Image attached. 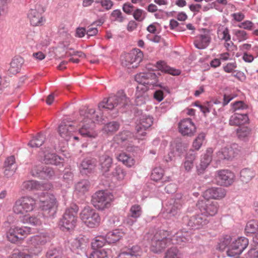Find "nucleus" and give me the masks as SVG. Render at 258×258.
Masks as SVG:
<instances>
[{"instance_id":"obj_25","label":"nucleus","mask_w":258,"mask_h":258,"mask_svg":"<svg viewBox=\"0 0 258 258\" xmlns=\"http://www.w3.org/2000/svg\"><path fill=\"white\" fill-rule=\"evenodd\" d=\"M226 195V190L222 187H214L207 189L204 193L205 199L220 200L224 198Z\"/></svg>"},{"instance_id":"obj_27","label":"nucleus","mask_w":258,"mask_h":258,"mask_svg":"<svg viewBox=\"0 0 258 258\" xmlns=\"http://www.w3.org/2000/svg\"><path fill=\"white\" fill-rule=\"evenodd\" d=\"M211 40L209 33L197 35L195 39L194 44L195 46L199 49L206 48L210 44Z\"/></svg>"},{"instance_id":"obj_26","label":"nucleus","mask_w":258,"mask_h":258,"mask_svg":"<svg viewBox=\"0 0 258 258\" xmlns=\"http://www.w3.org/2000/svg\"><path fill=\"white\" fill-rule=\"evenodd\" d=\"M17 169L15 157L10 156L6 158L4 164V174L7 178L13 176Z\"/></svg>"},{"instance_id":"obj_60","label":"nucleus","mask_w":258,"mask_h":258,"mask_svg":"<svg viewBox=\"0 0 258 258\" xmlns=\"http://www.w3.org/2000/svg\"><path fill=\"white\" fill-rule=\"evenodd\" d=\"M130 135L131 133L130 132L124 131L119 133L116 136V139L117 141L122 143L127 140Z\"/></svg>"},{"instance_id":"obj_64","label":"nucleus","mask_w":258,"mask_h":258,"mask_svg":"<svg viewBox=\"0 0 258 258\" xmlns=\"http://www.w3.org/2000/svg\"><path fill=\"white\" fill-rule=\"evenodd\" d=\"M11 258H31V255L24 252L17 250L13 253Z\"/></svg>"},{"instance_id":"obj_16","label":"nucleus","mask_w":258,"mask_h":258,"mask_svg":"<svg viewBox=\"0 0 258 258\" xmlns=\"http://www.w3.org/2000/svg\"><path fill=\"white\" fill-rule=\"evenodd\" d=\"M179 132L184 136L192 137L196 132L195 123L189 118L181 120L178 123Z\"/></svg>"},{"instance_id":"obj_49","label":"nucleus","mask_w":258,"mask_h":258,"mask_svg":"<svg viewBox=\"0 0 258 258\" xmlns=\"http://www.w3.org/2000/svg\"><path fill=\"white\" fill-rule=\"evenodd\" d=\"M95 166V161L93 159H85L81 164V167L82 170H88V172H90L94 168Z\"/></svg>"},{"instance_id":"obj_8","label":"nucleus","mask_w":258,"mask_h":258,"mask_svg":"<svg viewBox=\"0 0 258 258\" xmlns=\"http://www.w3.org/2000/svg\"><path fill=\"white\" fill-rule=\"evenodd\" d=\"M80 218L86 226L90 228L97 227L101 221L99 214L89 207H85L82 211Z\"/></svg>"},{"instance_id":"obj_46","label":"nucleus","mask_w":258,"mask_h":258,"mask_svg":"<svg viewBox=\"0 0 258 258\" xmlns=\"http://www.w3.org/2000/svg\"><path fill=\"white\" fill-rule=\"evenodd\" d=\"M142 213V208L140 205L135 204L131 206L128 214L133 218H139Z\"/></svg>"},{"instance_id":"obj_44","label":"nucleus","mask_w":258,"mask_h":258,"mask_svg":"<svg viewBox=\"0 0 258 258\" xmlns=\"http://www.w3.org/2000/svg\"><path fill=\"white\" fill-rule=\"evenodd\" d=\"M23 187L27 190H31L33 189H40L42 186L37 181L29 180L23 182Z\"/></svg>"},{"instance_id":"obj_36","label":"nucleus","mask_w":258,"mask_h":258,"mask_svg":"<svg viewBox=\"0 0 258 258\" xmlns=\"http://www.w3.org/2000/svg\"><path fill=\"white\" fill-rule=\"evenodd\" d=\"M197 215L189 216L186 215L182 218L183 224L191 229H199Z\"/></svg>"},{"instance_id":"obj_62","label":"nucleus","mask_w":258,"mask_h":258,"mask_svg":"<svg viewBox=\"0 0 258 258\" xmlns=\"http://www.w3.org/2000/svg\"><path fill=\"white\" fill-rule=\"evenodd\" d=\"M236 68L237 65L235 62H229L223 67V70L226 73H233L235 72V69Z\"/></svg>"},{"instance_id":"obj_28","label":"nucleus","mask_w":258,"mask_h":258,"mask_svg":"<svg viewBox=\"0 0 258 258\" xmlns=\"http://www.w3.org/2000/svg\"><path fill=\"white\" fill-rule=\"evenodd\" d=\"M213 152L212 148H208L206 150V153L202 157L199 165L197 166L199 174L202 173L210 163Z\"/></svg>"},{"instance_id":"obj_6","label":"nucleus","mask_w":258,"mask_h":258,"mask_svg":"<svg viewBox=\"0 0 258 258\" xmlns=\"http://www.w3.org/2000/svg\"><path fill=\"white\" fill-rule=\"evenodd\" d=\"M113 196L105 190L96 191L92 197L91 203L99 210H104L110 207Z\"/></svg>"},{"instance_id":"obj_20","label":"nucleus","mask_w":258,"mask_h":258,"mask_svg":"<svg viewBox=\"0 0 258 258\" xmlns=\"http://www.w3.org/2000/svg\"><path fill=\"white\" fill-rule=\"evenodd\" d=\"M35 9H31L28 14V17L30 20L31 24L33 26L42 25L44 20L42 16L44 10L42 8L41 12H39L40 8H41L39 5L35 6Z\"/></svg>"},{"instance_id":"obj_43","label":"nucleus","mask_w":258,"mask_h":258,"mask_svg":"<svg viewBox=\"0 0 258 258\" xmlns=\"http://www.w3.org/2000/svg\"><path fill=\"white\" fill-rule=\"evenodd\" d=\"M109 250L99 249L94 250L89 255V258H108Z\"/></svg>"},{"instance_id":"obj_53","label":"nucleus","mask_w":258,"mask_h":258,"mask_svg":"<svg viewBox=\"0 0 258 258\" xmlns=\"http://www.w3.org/2000/svg\"><path fill=\"white\" fill-rule=\"evenodd\" d=\"M110 19L112 21L121 23L124 20L125 17L123 16L120 10L117 9L112 11L110 15Z\"/></svg>"},{"instance_id":"obj_12","label":"nucleus","mask_w":258,"mask_h":258,"mask_svg":"<svg viewBox=\"0 0 258 258\" xmlns=\"http://www.w3.org/2000/svg\"><path fill=\"white\" fill-rule=\"evenodd\" d=\"M40 206L42 211L48 216H53L56 213V199L52 195L47 194L43 198L40 199Z\"/></svg>"},{"instance_id":"obj_51","label":"nucleus","mask_w":258,"mask_h":258,"mask_svg":"<svg viewBox=\"0 0 258 258\" xmlns=\"http://www.w3.org/2000/svg\"><path fill=\"white\" fill-rule=\"evenodd\" d=\"M54 175V171L51 167L43 166L42 172L40 174V179H50Z\"/></svg>"},{"instance_id":"obj_1","label":"nucleus","mask_w":258,"mask_h":258,"mask_svg":"<svg viewBox=\"0 0 258 258\" xmlns=\"http://www.w3.org/2000/svg\"><path fill=\"white\" fill-rule=\"evenodd\" d=\"M100 113L96 112L94 109H89L85 113V115L82 119L81 127L79 132L84 137L95 138L97 134L93 130L95 126V121H101L102 116L100 115Z\"/></svg>"},{"instance_id":"obj_40","label":"nucleus","mask_w":258,"mask_h":258,"mask_svg":"<svg viewBox=\"0 0 258 258\" xmlns=\"http://www.w3.org/2000/svg\"><path fill=\"white\" fill-rule=\"evenodd\" d=\"M90 187L89 181L87 180H83L76 184L75 190L80 195H84L89 191Z\"/></svg>"},{"instance_id":"obj_41","label":"nucleus","mask_w":258,"mask_h":258,"mask_svg":"<svg viewBox=\"0 0 258 258\" xmlns=\"http://www.w3.org/2000/svg\"><path fill=\"white\" fill-rule=\"evenodd\" d=\"M62 255V250L59 247L50 248L46 253L47 258H61Z\"/></svg>"},{"instance_id":"obj_39","label":"nucleus","mask_w":258,"mask_h":258,"mask_svg":"<svg viewBox=\"0 0 258 258\" xmlns=\"http://www.w3.org/2000/svg\"><path fill=\"white\" fill-rule=\"evenodd\" d=\"M45 141V136L41 133H38L30 141L28 146L31 148H38L44 144Z\"/></svg>"},{"instance_id":"obj_61","label":"nucleus","mask_w":258,"mask_h":258,"mask_svg":"<svg viewBox=\"0 0 258 258\" xmlns=\"http://www.w3.org/2000/svg\"><path fill=\"white\" fill-rule=\"evenodd\" d=\"M96 3H100L101 6L106 11L110 10L113 6V3L111 0H96Z\"/></svg>"},{"instance_id":"obj_32","label":"nucleus","mask_w":258,"mask_h":258,"mask_svg":"<svg viewBox=\"0 0 258 258\" xmlns=\"http://www.w3.org/2000/svg\"><path fill=\"white\" fill-rule=\"evenodd\" d=\"M24 59L20 56L15 57L10 63L9 72L12 75L19 73L24 63Z\"/></svg>"},{"instance_id":"obj_29","label":"nucleus","mask_w":258,"mask_h":258,"mask_svg":"<svg viewBox=\"0 0 258 258\" xmlns=\"http://www.w3.org/2000/svg\"><path fill=\"white\" fill-rule=\"evenodd\" d=\"M155 67L159 71L162 72L169 74L173 76H177L180 74L179 70L175 69L168 66L166 62L163 60H159L156 62Z\"/></svg>"},{"instance_id":"obj_50","label":"nucleus","mask_w":258,"mask_h":258,"mask_svg":"<svg viewBox=\"0 0 258 258\" xmlns=\"http://www.w3.org/2000/svg\"><path fill=\"white\" fill-rule=\"evenodd\" d=\"M206 135L201 133L198 135L192 143V147L197 151L199 150L202 146L204 141L205 139Z\"/></svg>"},{"instance_id":"obj_17","label":"nucleus","mask_w":258,"mask_h":258,"mask_svg":"<svg viewBox=\"0 0 258 258\" xmlns=\"http://www.w3.org/2000/svg\"><path fill=\"white\" fill-rule=\"evenodd\" d=\"M88 243V239L80 235L71 241L70 249L73 252L81 254L85 252Z\"/></svg>"},{"instance_id":"obj_48","label":"nucleus","mask_w":258,"mask_h":258,"mask_svg":"<svg viewBox=\"0 0 258 258\" xmlns=\"http://www.w3.org/2000/svg\"><path fill=\"white\" fill-rule=\"evenodd\" d=\"M106 243H107V238L106 236H98L96 237L94 241L92 242V247L95 248H101L103 247Z\"/></svg>"},{"instance_id":"obj_23","label":"nucleus","mask_w":258,"mask_h":258,"mask_svg":"<svg viewBox=\"0 0 258 258\" xmlns=\"http://www.w3.org/2000/svg\"><path fill=\"white\" fill-rule=\"evenodd\" d=\"M238 145L233 144L221 149L218 156L221 159L230 160L234 158L238 153Z\"/></svg>"},{"instance_id":"obj_9","label":"nucleus","mask_w":258,"mask_h":258,"mask_svg":"<svg viewBox=\"0 0 258 258\" xmlns=\"http://www.w3.org/2000/svg\"><path fill=\"white\" fill-rule=\"evenodd\" d=\"M143 58V52L139 49L135 48L121 56V64L126 67L135 68L142 61Z\"/></svg>"},{"instance_id":"obj_35","label":"nucleus","mask_w":258,"mask_h":258,"mask_svg":"<svg viewBox=\"0 0 258 258\" xmlns=\"http://www.w3.org/2000/svg\"><path fill=\"white\" fill-rule=\"evenodd\" d=\"M196 154L194 150H190L186 154L185 160L183 163L185 170L189 172L194 167V161L196 159Z\"/></svg>"},{"instance_id":"obj_47","label":"nucleus","mask_w":258,"mask_h":258,"mask_svg":"<svg viewBox=\"0 0 258 258\" xmlns=\"http://www.w3.org/2000/svg\"><path fill=\"white\" fill-rule=\"evenodd\" d=\"M251 130L247 126H240L236 130V134L239 139L243 140L250 134Z\"/></svg>"},{"instance_id":"obj_42","label":"nucleus","mask_w":258,"mask_h":258,"mask_svg":"<svg viewBox=\"0 0 258 258\" xmlns=\"http://www.w3.org/2000/svg\"><path fill=\"white\" fill-rule=\"evenodd\" d=\"M232 238L230 235H225L219 240L218 248L221 250H224L226 247L228 248L231 244Z\"/></svg>"},{"instance_id":"obj_56","label":"nucleus","mask_w":258,"mask_h":258,"mask_svg":"<svg viewBox=\"0 0 258 258\" xmlns=\"http://www.w3.org/2000/svg\"><path fill=\"white\" fill-rule=\"evenodd\" d=\"M130 254L133 258H136L138 256H141L142 254V250L138 245L133 246L131 248L126 251Z\"/></svg>"},{"instance_id":"obj_21","label":"nucleus","mask_w":258,"mask_h":258,"mask_svg":"<svg viewBox=\"0 0 258 258\" xmlns=\"http://www.w3.org/2000/svg\"><path fill=\"white\" fill-rule=\"evenodd\" d=\"M153 118L150 116H143L140 119L139 123L136 126L137 136L139 137H144L146 131L153 124Z\"/></svg>"},{"instance_id":"obj_31","label":"nucleus","mask_w":258,"mask_h":258,"mask_svg":"<svg viewBox=\"0 0 258 258\" xmlns=\"http://www.w3.org/2000/svg\"><path fill=\"white\" fill-rule=\"evenodd\" d=\"M113 163L112 158L106 154H103L99 158V165L103 172H108Z\"/></svg>"},{"instance_id":"obj_13","label":"nucleus","mask_w":258,"mask_h":258,"mask_svg":"<svg viewBox=\"0 0 258 258\" xmlns=\"http://www.w3.org/2000/svg\"><path fill=\"white\" fill-rule=\"evenodd\" d=\"M38 158L40 161L46 164L63 166L64 159L47 149L39 151Z\"/></svg>"},{"instance_id":"obj_63","label":"nucleus","mask_w":258,"mask_h":258,"mask_svg":"<svg viewBox=\"0 0 258 258\" xmlns=\"http://www.w3.org/2000/svg\"><path fill=\"white\" fill-rule=\"evenodd\" d=\"M239 41L246 40L248 38L247 33L244 30H237L235 33Z\"/></svg>"},{"instance_id":"obj_3","label":"nucleus","mask_w":258,"mask_h":258,"mask_svg":"<svg viewBox=\"0 0 258 258\" xmlns=\"http://www.w3.org/2000/svg\"><path fill=\"white\" fill-rule=\"evenodd\" d=\"M169 236V232L165 230L158 231L153 235H151V250L154 253H158L170 245L171 240Z\"/></svg>"},{"instance_id":"obj_55","label":"nucleus","mask_w":258,"mask_h":258,"mask_svg":"<svg viewBox=\"0 0 258 258\" xmlns=\"http://www.w3.org/2000/svg\"><path fill=\"white\" fill-rule=\"evenodd\" d=\"M163 175V169L160 168H155L152 170L151 178L153 180L158 181L162 178Z\"/></svg>"},{"instance_id":"obj_54","label":"nucleus","mask_w":258,"mask_h":258,"mask_svg":"<svg viewBox=\"0 0 258 258\" xmlns=\"http://www.w3.org/2000/svg\"><path fill=\"white\" fill-rule=\"evenodd\" d=\"M23 221V223H29L34 226H38L41 224V221L40 219L34 216L28 217L25 215Z\"/></svg>"},{"instance_id":"obj_11","label":"nucleus","mask_w":258,"mask_h":258,"mask_svg":"<svg viewBox=\"0 0 258 258\" xmlns=\"http://www.w3.org/2000/svg\"><path fill=\"white\" fill-rule=\"evenodd\" d=\"M197 206L201 212L207 217L215 215L218 210V203L207 199L198 201Z\"/></svg>"},{"instance_id":"obj_22","label":"nucleus","mask_w":258,"mask_h":258,"mask_svg":"<svg viewBox=\"0 0 258 258\" xmlns=\"http://www.w3.org/2000/svg\"><path fill=\"white\" fill-rule=\"evenodd\" d=\"M48 240V236L45 234H40L30 237L28 240V243L31 245V248H36V251L33 253L37 254L41 251L40 246L44 245Z\"/></svg>"},{"instance_id":"obj_58","label":"nucleus","mask_w":258,"mask_h":258,"mask_svg":"<svg viewBox=\"0 0 258 258\" xmlns=\"http://www.w3.org/2000/svg\"><path fill=\"white\" fill-rule=\"evenodd\" d=\"M197 220H198L199 229L206 225L209 222L208 217L203 214L202 213L200 214H197Z\"/></svg>"},{"instance_id":"obj_18","label":"nucleus","mask_w":258,"mask_h":258,"mask_svg":"<svg viewBox=\"0 0 258 258\" xmlns=\"http://www.w3.org/2000/svg\"><path fill=\"white\" fill-rule=\"evenodd\" d=\"M76 130L77 128L67 120L61 121L58 128L59 135L66 141H69L73 137V133Z\"/></svg>"},{"instance_id":"obj_4","label":"nucleus","mask_w":258,"mask_h":258,"mask_svg":"<svg viewBox=\"0 0 258 258\" xmlns=\"http://www.w3.org/2000/svg\"><path fill=\"white\" fill-rule=\"evenodd\" d=\"M78 210V207L76 205H73L66 210L58 223L61 230L69 231L74 229L77 222Z\"/></svg>"},{"instance_id":"obj_5","label":"nucleus","mask_w":258,"mask_h":258,"mask_svg":"<svg viewBox=\"0 0 258 258\" xmlns=\"http://www.w3.org/2000/svg\"><path fill=\"white\" fill-rule=\"evenodd\" d=\"M160 76L161 74L159 72L157 74L152 72L140 73L135 76V80L144 86L147 85L159 87L161 89H163L165 92L169 93L170 90L168 87L159 83L158 78Z\"/></svg>"},{"instance_id":"obj_33","label":"nucleus","mask_w":258,"mask_h":258,"mask_svg":"<svg viewBox=\"0 0 258 258\" xmlns=\"http://www.w3.org/2000/svg\"><path fill=\"white\" fill-rule=\"evenodd\" d=\"M120 126V124L118 121H112L105 124L102 130L104 133L111 136L118 131Z\"/></svg>"},{"instance_id":"obj_34","label":"nucleus","mask_w":258,"mask_h":258,"mask_svg":"<svg viewBox=\"0 0 258 258\" xmlns=\"http://www.w3.org/2000/svg\"><path fill=\"white\" fill-rule=\"evenodd\" d=\"M124 235L121 230L115 229L112 231L108 232L106 235L107 243H114L119 240Z\"/></svg>"},{"instance_id":"obj_15","label":"nucleus","mask_w":258,"mask_h":258,"mask_svg":"<svg viewBox=\"0 0 258 258\" xmlns=\"http://www.w3.org/2000/svg\"><path fill=\"white\" fill-rule=\"evenodd\" d=\"M234 174L229 170L222 169L216 172L215 179L218 185L229 186L234 182Z\"/></svg>"},{"instance_id":"obj_19","label":"nucleus","mask_w":258,"mask_h":258,"mask_svg":"<svg viewBox=\"0 0 258 258\" xmlns=\"http://www.w3.org/2000/svg\"><path fill=\"white\" fill-rule=\"evenodd\" d=\"M175 198L171 199L170 201V207L167 209V213L170 217H177L181 213V208L183 201L181 196L176 195Z\"/></svg>"},{"instance_id":"obj_14","label":"nucleus","mask_w":258,"mask_h":258,"mask_svg":"<svg viewBox=\"0 0 258 258\" xmlns=\"http://www.w3.org/2000/svg\"><path fill=\"white\" fill-rule=\"evenodd\" d=\"M248 245V240L245 237H240L233 241L226 253L229 256H235L241 253Z\"/></svg>"},{"instance_id":"obj_10","label":"nucleus","mask_w":258,"mask_h":258,"mask_svg":"<svg viewBox=\"0 0 258 258\" xmlns=\"http://www.w3.org/2000/svg\"><path fill=\"white\" fill-rule=\"evenodd\" d=\"M31 228L28 227H20L18 226L11 227L7 232V239L13 243H16L22 240L30 234Z\"/></svg>"},{"instance_id":"obj_57","label":"nucleus","mask_w":258,"mask_h":258,"mask_svg":"<svg viewBox=\"0 0 258 258\" xmlns=\"http://www.w3.org/2000/svg\"><path fill=\"white\" fill-rule=\"evenodd\" d=\"M146 13L143 10L137 9L133 13L135 19L139 22H142L145 18Z\"/></svg>"},{"instance_id":"obj_37","label":"nucleus","mask_w":258,"mask_h":258,"mask_svg":"<svg viewBox=\"0 0 258 258\" xmlns=\"http://www.w3.org/2000/svg\"><path fill=\"white\" fill-rule=\"evenodd\" d=\"M117 160L121 162L125 166L131 167L133 166L135 163L134 159L130 155L126 153H120L117 156Z\"/></svg>"},{"instance_id":"obj_30","label":"nucleus","mask_w":258,"mask_h":258,"mask_svg":"<svg viewBox=\"0 0 258 258\" xmlns=\"http://www.w3.org/2000/svg\"><path fill=\"white\" fill-rule=\"evenodd\" d=\"M248 117L246 114L235 113L229 119V124L231 125L239 126L246 123Z\"/></svg>"},{"instance_id":"obj_59","label":"nucleus","mask_w":258,"mask_h":258,"mask_svg":"<svg viewBox=\"0 0 258 258\" xmlns=\"http://www.w3.org/2000/svg\"><path fill=\"white\" fill-rule=\"evenodd\" d=\"M178 252V249L176 247H171L166 252L165 258H179Z\"/></svg>"},{"instance_id":"obj_2","label":"nucleus","mask_w":258,"mask_h":258,"mask_svg":"<svg viewBox=\"0 0 258 258\" xmlns=\"http://www.w3.org/2000/svg\"><path fill=\"white\" fill-rule=\"evenodd\" d=\"M128 102L127 98L122 91H118L116 95H111L107 99H104L98 104V108L101 111L102 109L114 110L111 116L115 117L118 113L119 108L124 107Z\"/></svg>"},{"instance_id":"obj_24","label":"nucleus","mask_w":258,"mask_h":258,"mask_svg":"<svg viewBox=\"0 0 258 258\" xmlns=\"http://www.w3.org/2000/svg\"><path fill=\"white\" fill-rule=\"evenodd\" d=\"M170 239L171 240V244L184 246L189 242L191 238L188 232L180 230L177 232Z\"/></svg>"},{"instance_id":"obj_38","label":"nucleus","mask_w":258,"mask_h":258,"mask_svg":"<svg viewBox=\"0 0 258 258\" xmlns=\"http://www.w3.org/2000/svg\"><path fill=\"white\" fill-rule=\"evenodd\" d=\"M254 176V171L249 168H244L240 171V179L243 183L249 182Z\"/></svg>"},{"instance_id":"obj_52","label":"nucleus","mask_w":258,"mask_h":258,"mask_svg":"<svg viewBox=\"0 0 258 258\" xmlns=\"http://www.w3.org/2000/svg\"><path fill=\"white\" fill-rule=\"evenodd\" d=\"M258 229L257 222L254 220H250L246 224L245 231L247 233H254Z\"/></svg>"},{"instance_id":"obj_45","label":"nucleus","mask_w":258,"mask_h":258,"mask_svg":"<svg viewBox=\"0 0 258 258\" xmlns=\"http://www.w3.org/2000/svg\"><path fill=\"white\" fill-rule=\"evenodd\" d=\"M126 175V172L121 167L117 166L112 172V175L118 180H122Z\"/></svg>"},{"instance_id":"obj_7","label":"nucleus","mask_w":258,"mask_h":258,"mask_svg":"<svg viewBox=\"0 0 258 258\" xmlns=\"http://www.w3.org/2000/svg\"><path fill=\"white\" fill-rule=\"evenodd\" d=\"M36 206V201L30 197H23L17 200L13 207V212L17 215H24L32 211Z\"/></svg>"}]
</instances>
